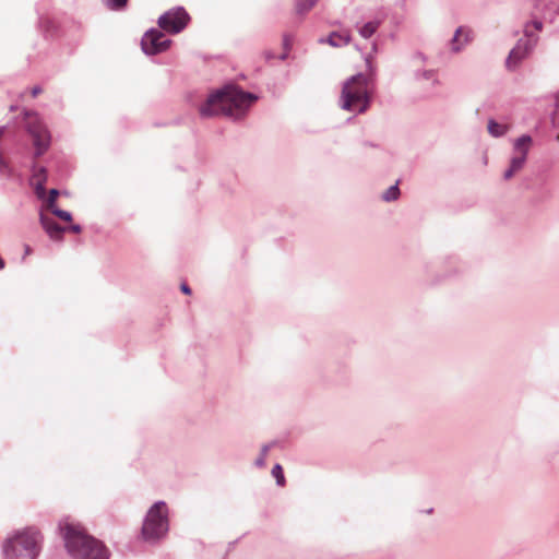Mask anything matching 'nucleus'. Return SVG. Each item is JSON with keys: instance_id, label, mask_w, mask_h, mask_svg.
<instances>
[{"instance_id": "obj_1", "label": "nucleus", "mask_w": 559, "mask_h": 559, "mask_svg": "<svg viewBox=\"0 0 559 559\" xmlns=\"http://www.w3.org/2000/svg\"><path fill=\"white\" fill-rule=\"evenodd\" d=\"M255 100V96L245 93L235 86H227L222 91L209 96L207 100L200 107L202 117L226 115L238 118Z\"/></svg>"}, {"instance_id": "obj_2", "label": "nucleus", "mask_w": 559, "mask_h": 559, "mask_svg": "<svg viewBox=\"0 0 559 559\" xmlns=\"http://www.w3.org/2000/svg\"><path fill=\"white\" fill-rule=\"evenodd\" d=\"M66 547L73 559H108L105 545L88 535L78 524H64L61 527Z\"/></svg>"}, {"instance_id": "obj_3", "label": "nucleus", "mask_w": 559, "mask_h": 559, "mask_svg": "<svg viewBox=\"0 0 559 559\" xmlns=\"http://www.w3.org/2000/svg\"><path fill=\"white\" fill-rule=\"evenodd\" d=\"M373 93L371 79L359 73L346 80L343 84L340 104L347 111L362 114L371 103Z\"/></svg>"}, {"instance_id": "obj_4", "label": "nucleus", "mask_w": 559, "mask_h": 559, "mask_svg": "<svg viewBox=\"0 0 559 559\" xmlns=\"http://www.w3.org/2000/svg\"><path fill=\"white\" fill-rule=\"evenodd\" d=\"M41 536L35 528H26L8 540L4 546L7 559H36L40 550Z\"/></svg>"}, {"instance_id": "obj_5", "label": "nucleus", "mask_w": 559, "mask_h": 559, "mask_svg": "<svg viewBox=\"0 0 559 559\" xmlns=\"http://www.w3.org/2000/svg\"><path fill=\"white\" fill-rule=\"evenodd\" d=\"M168 531L167 507L164 502H156L147 512L142 535L146 540H155L163 537Z\"/></svg>"}, {"instance_id": "obj_6", "label": "nucleus", "mask_w": 559, "mask_h": 559, "mask_svg": "<svg viewBox=\"0 0 559 559\" xmlns=\"http://www.w3.org/2000/svg\"><path fill=\"white\" fill-rule=\"evenodd\" d=\"M26 128L33 139L36 156L43 155L50 146V132L35 112H25Z\"/></svg>"}, {"instance_id": "obj_7", "label": "nucleus", "mask_w": 559, "mask_h": 559, "mask_svg": "<svg viewBox=\"0 0 559 559\" xmlns=\"http://www.w3.org/2000/svg\"><path fill=\"white\" fill-rule=\"evenodd\" d=\"M190 16L182 8L169 10L158 19V25L162 29L177 34L181 32L189 23Z\"/></svg>"}, {"instance_id": "obj_8", "label": "nucleus", "mask_w": 559, "mask_h": 559, "mask_svg": "<svg viewBox=\"0 0 559 559\" xmlns=\"http://www.w3.org/2000/svg\"><path fill=\"white\" fill-rule=\"evenodd\" d=\"M532 144V138L530 135H522L514 142L515 155L512 157L510 167L504 171L503 178L506 180L511 179L520 169H522L528 150Z\"/></svg>"}, {"instance_id": "obj_9", "label": "nucleus", "mask_w": 559, "mask_h": 559, "mask_svg": "<svg viewBox=\"0 0 559 559\" xmlns=\"http://www.w3.org/2000/svg\"><path fill=\"white\" fill-rule=\"evenodd\" d=\"M141 45L146 55H156L165 51L169 47L170 40L162 32L151 29L143 36Z\"/></svg>"}, {"instance_id": "obj_10", "label": "nucleus", "mask_w": 559, "mask_h": 559, "mask_svg": "<svg viewBox=\"0 0 559 559\" xmlns=\"http://www.w3.org/2000/svg\"><path fill=\"white\" fill-rule=\"evenodd\" d=\"M535 44V40H528L524 46L521 44H518L516 47H514L511 52L509 53V57L507 59V67L509 69H514L519 62L528 53V51L533 48Z\"/></svg>"}, {"instance_id": "obj_11", "label": "nucleus", "mask_w": 559, "mask_h": 559, "mask_svg": "<svg viewBox=\"0 0 559 559\" xmlns=\"http://www.w3.org/2000/svg\"><path fill=\"white\" fill-rule=\"evenodd\" d=\"M40 223L43 228L49 235V237L53 240H60L62 238L64 228L61 227L58 223L55 222L53 218L49 217L47 214H40Z\"/></svg>"}, {"instance_id": "obj_12", "label": "nucleus", "mask_w": 559, "mask_h": 559, "mask_svg": "<svg viewBox=\"0 0 559 559\" xmlns=\"http://www.w3.org/2000/svg\"><path fill=\"white\" fill-rule=\"evenodd\" d=\"M47 180V173L45 168H39L34 171L31 185L33 186L38 199H44L46 195L45 183Z\"/></svg>"}, {"instance_id": "obj_13", "label": "nucleus", "mask_w": 559, "mask_h": 559, "mask_svg": "<svg viewBox=\"0 0 559 559\" xmlns=\"http://www.w3.org/2000/svg\"><path fill=\"white\" fill-rule=\"evenodd\" d=\"M350 40L349 32H334L326 38V43L333 47H343Z\"/></svg>"}, {"instance_id": "obj_14", "label": "nucleus", "mask_w": 559, "mask_h": 559, "mask_svg": "<svg viewBox=\"0 0 559 559\" xmlns=\"http://www.w3.org/2000/svg\"><path fill=\"white\" fill-rule=\"evenodd\" d=\"M469 40V31L464 27H459L452 39V49L459 51L463 45Z\"/></svg>"}, {"instance_id": "obj_15", "label": "nucleus", "mask_w": 559, "mask_h": 559, "mask_svg": "<svg viewBox=\"0 0 559 559\" xmlns=\"http://www.w3.org/2000/svg\"><path fill=\"white\" fill-rule=\"evenodd\" d=\"M379 22L378 21H370L366 24H364L359 29V34L364 37V38H369L371 37L376 31L378 29L379 27Z\"/></svg>"}, {"instance_id": "obj_16", "label": "nucleus", "mask_w": 559, "mask_h": 559, "mask_svg": "<svg viewBox=\"0 0 559 559\" xmlns=\"http://www.w3.org/2000/svg\"><path fill=\"white\" fill-rule=\"evenodd\" d=\"M543 28V23L540 20H533L531 23H527L524 27V34L526 37L532 38L536 32H540Z\"/></svg>"}, {"instance_id": "obj_17", "label": "nucleus", "mask_w": 559, "mask_h": 559, "mask_svg": "<svg viewBox=\"0 0 559 559\" xmlns=\"http://www.w3.org/2000/svg\"><path fill=\"white\" fill-rule=\"evenodd\" d=\"M488 132L492 136H501L507 132V127L496 122L495 120H489Z\"/></svg>"}, {"instance_id": "obj_18", "label": "nucleus", "mask_w": 559, "mask_h": 559, "mask_svg": "<svg viewBox=\"0 0 559 559\" xmlns=\"http://www.w3.org/2000/svg\"><path fill=\"white\" fill-rule=\"evenodd\" d=\"M545 10L559 12V0H536Z\"/></svg>"}, {"instance_id": "obj_19", "label": "nucleus", "mask_w": 559, "mask_h": 559, "mask_svg": "<svg viewBox=\"0 0 559 559\" xmlns=\"http://www.w3.org/2000/svg\"><path fill=\"white\" fill-rule=\"evenodd\" d=\"M400 195V190L397 185H394L390 187L384 193H383V200L385 201H393L396 200Z\"/></svg>"}, {"instance_id": "obj_20", "label": "nucleus", "mask_w": 559, "mask_h": 559, "mask_svg": "<svg viewBox=\"0 0 559 559\" xmlns=\"http://www.w3.org/2000/svg\"><path fill=\"white\" fill-rule=\"evenodd\" d=\"M272 475L275 477L277 484L280 486H284L285 485V477H284V473H283V467L280 465V464H276L273 468H272Z\"/></svg>"}, {"instance_id": "obj_21", "label": "nucleus", "mask_w": 559, "mask_h": 559, "mask_svg": "<svg viewBox=\"0 0 559 559\" xmlns=\"http://www.w3.org/2000/svg\"><path fill=\"white\" fill-rule=\"evenodd\" d=\"M59 195V192L57 189H51L49 191L48 198L45 200L47 210H52L53 206H56V201Z\"/></svg>"}, {"instance_id": "obj_22", "label": "nucleus", "mask_w": 559, "mask_h": 559, "mask_svg": "<svg viewBox=\"0 0 559 559\" xmlns=\"http://www.w3.org/2000/svg\"><path fill=\"white\" fill-rule=\"evenodd\" d=\"M316 3V0H301L297 3L298 13H304L309 11Z\"/></svg>"}, {"instance_id": "obj_23", "label": "nucleus", "mask_w": 559, "mask_h": 559, "mask_svg": "<svg viewBox=\"0 0 559 559\" xmlns=\"http://www.w3.org/2000/svg\"><path fill=\"white\" fill-rule=\"evenodd\" d=\"M128 0H106V4L111 10H120L127 5Z\"/></svg>"}, {"instance_id": "obj_24", "label": "nucleus", "mask_w": 559, "mask_h": 559, "mask_svg": "<svg viewBox=\"0 0 559 559\" xmlns=\"http://www.w3.org/2000/svg\"><path fill=\"white\" fill-rule=\"evenodd\" d=\"M50 211H51V213L53 215L58 216L59 218H61L64 222H70L71 221V214L69 212H67V211L59 210L56 206H53V209L50 210Z\"/></svg>"}, {"instance_id": "obj_25", "label": "nucleus", "mask_w": 559, "mask_h": 559, "mask_svg": "<svg viewBox=\"0 0 559 559\" xmlns=\"http://www.w3.org/2000/svg\"><path fill=\"white\" fill-rule=\"evenodd\" d=\"M267 451H269V447L267 445H264L263 449H262V454L261 456L257 460V464L260 465V466H263L264 465V460L266 457V454H267Z\"/></svg>"}, {"instance_id": "obj_26", "label": "nucleus", "mask_w": 559, "mask_h": 559, "mask_svg": "<svg viewBox=\"0 0 559 559\" xmlns=\"http://www.w3.org/2000/svg\"><path fill=\"white\" fill-rule=\"evenodd\" d=\"M180 288H181V292L183 294H186V295H190L191 294V289H190V287L186 283L181 284Z\"/></svg>"}, {"instance_id": "obj_27", "label": "nucleus", "mask_w": 559, "mask_h": 559, "mask_svg": "<svg viewBox=\"0 0 559 559\" xmlns=\"http://www.w3.org/2000/svg\"><path fill=\"white\" fill-rule=\"evenodd\" d=\"M41 93V88L39 86H34L31 91V94L33 97H36L37 95H39Z\"/></svg>"}, {"instance_id": "obj_28", "label": "nucleus", "mask_w": 559, "mask_h": 559, "mask_svg": "<svg viewBox=\"0 0 559 559\" xmlns=\"http://www.w3.org/2000/svg\"><path fill=\"white\" fill-rule=\"evenodd\" d=\"M71 230L74 231V233H80L81 231V227L79 225H72L71 226Z\"/></svg>"}, {"instance_id": "obj_29", "label": "nucleus", "mask_w": 559, "mask_h": 559, "mask_svg": "<svg viewBox=\"0 0 559 559\" xmlns=\"http://www.w3.org/2000/svg\"><path fill=\"white\" fill-rule=\"evenodd\" d=\"M4 132H5V127H0V140L4 135Z\"/></svg>"}, {"instance_id": "obj_30", "label": "nucleus", "mask_w": 559, "mask_h": 559, "mask_svg": "<svg viewBox=\"0 0 559 559\" xmlns=\"http://www.w3.org/2000/svg\"><path fill=\"white\" fill-rule=\"evenodd\" d=\"M25 253L26 254H29L31 253V248L28 246H25Z\"/></svg>"}, {"instance_id": "obj_31", "label": "nucleus", "mask_w": 559, "mask_h": 559, "mask_svg": "<svg viewBox=\"0 0 559 559\" xmlns=\"http://www.w3.org/2000/svg\"><path fill=\"white\" fill-rule=\"evenodd\" d=\"M557 102H558V105H559V94L557 95Z\"/></svg>"}, {"instance_id": "obj_32", "label": "nucleus", "mask_w": 559, "mask_h": 559, "mask_svg": "<svg viewBox=\"0 0 559 559\" xmlns=\"http://www.w3.org/2000/svg\"><path fill=\"white\" fill-rule=\"evenodd\" d=\"M557 139L559 140V135L557 136Z\"/></svg>"}]
</instances>
